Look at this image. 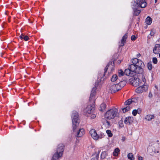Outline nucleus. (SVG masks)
Returning a JSON list of instances; mask_svg holds the SVG:
<instances>
[{
    "mask_svg": "<svg viewBox=\"0 0 160 160\" xmlns=\"http://www.w3.org/2000/svg\"><path fill=\"white\" fill-rule=\"evenodd\" d=\"M106 132L109 137H112V134L110 130H106Z\"/></svg>",
    "mask_w": 160,
    "mask_h": 160,
    "instance_id": "obj_30",
    "label": "nucleus"
},
{
    "mask_svg": "<svg viewBox=\"0 0 160 160\" xmlns=\"http://www.w3.org/2000/svg\"><path fill=\"white\" fill-rule=\"evenodd\" d=\"M154 115H148L146 116L145 118V119L148 121H151L154 118Z\"/></svg>",
    "mask_w": 160,
    "mask_h": 160,
    "instance_id": "obj_19",
    "label": "nucleus"
},
{
    "mask_svg": "<svg viewBox=\"0 0 160 160\" xmlns=\"http://www.w3.org/2000/svg\"><path fill=\"white\" fill-rule=\"evenodd\" d=\"M151 149L152 152H153L154 153H158L160 152V149L157 144L155 146L153 147Z\"/></svg>",
    "mask_w": 160,
    "mask_h": 160,
    "instance_id": "obj_18",
    "label": "nucleus"
},
{
    "mask_svg": "<svg viewBox=\"0 0 160 160\" xmlns=\"http://www.w3.org/2000/svg\"><path fill=\"white\" fill-rule=\"evenodd\" d=\"M78 113L76 111H73L72 115V127L73 130H75L79 124L78 119Z\"/></svg>",
    "mask_w": 160,
    "mask_h": 160,
    "instance_id": "obj_5",
    "label": "nucleus"
},
{
    "mask_svg": "<svg viewBox=\"0 0 160 160\" xmlns=\"http://www.w3.org/2000/svg\"><path fill=\"white\" fill-rule=\"evenodd\" d=\"M96 117V115L94 114H92L91 115V118L92 119H94Z\"/></svg>",
    "mask_w": 160,
    "mask_h": 160,
    "instance_id": "obj_40",
    "label": "nucleus"
},
{
    "mask_svg": "<svg viewBox=\"0 0 160 160\" xmlns=\"http://www.w3.org/2000/svg\"><path fill=\"white\" fill-rule=\"evenodd\" d=\"M129 69H130V70L132 72L135 73H136L138 74V73L137 71H139V70H138V68H137L136 65L134 64H131L129 67Z\"/></svg>",
    "mask_w": 160,
    "mask_h": 160,
    "instance_id": "obj_10",
    "label": "nucleus"
},
{
    "mask_svg": "<svg viewBox=\"0 0 160 160\" xmlns=\"http://www.w3.org/2000/svg\"><path fill=\"white\" fill-rule=\"evenodd\" d=\"M152 96H153V95L152 94V93H151V92H150L149 94V95H148V97H149L150 98H152Z\"/></svg>",
    "mask_w": 160,
    "mask_h": 160,
    "instance_id": "obj_42",
    "label": "nucleus"
},
{
    "mask_svg": "<svg viewBox=\"0 0 160 160\" xmlns=\"http://www.w3.org/2000/svg\"><path fill=\"white\" fill-rule=\"evenodd\" d=\"M138 113V110H134L132 112V114L134 116H135L137 113Z\"/></svg>",
    "mask_w": 160,
    "mask_h": 160,
    "instance_id": "obj_35",
    "label": "nucleus"
},
{
    "mask_svg": "<svg viewBox=\"0 0 160 160\" xmlns=\"http://www.w3.org/2000/svg\"><path fill=\"white\" fill-rule=\"evenodd\" d=\"M104 136V134L102 133H100V134H98V139L99 138L101 139L103 138Z\"/></svg>",
    "mask_w": 160,
    "mask_h": 160,
    "instance_id": "obj_32",
    "label": "nucleus"
},
{
    "mask_svg": "<svg viewBox=\"0 0 160 160\" xmlns=\"http://www.w3.org/2000/svg\"><path fill=\"white\" fill-rule=\"evenodd\" d=\"M131 39L132 40H135L136 39V37L134 35H132L131 37Z\"/></svg>",
    "mask_w": 160,
    "mask_h": 160,
    "instance_id": "obj_39",
    "label": "nucleus"
},
{
    "mask_svg": "<svg viewBox=\"0 0 160 160\" xmlns=\"http://www.w3.org/2000/svg\"><path fill=\"white\" fill-rule=\"evenodd\" d=\"M119 150L118 148H116L113 152V155L114 156H117L118 155V153L119 152Z\"/></svg>",
    "mask_w": 160,
    "mask_h": 160,
    "instance_id": "obj_26",
    "label": "nucleus"
},
{
    "mask_svg": "<svg viewBox=\"0 0 160 160\" xmlns=\"http://www.w3.org/2000/svg\"><path fill=\"white\" fill-rule=\"evenodd\" d=\"M128 37V33H126L123 36L121 40V42L120 43L119 46H123L124 45V43L125 42L126 39H127Z\"/></svg>",
    "mask_w": 160,
    "mask_h": 160,
    "instance_id": "obj_16",
    "label": "nucleus"
},
{
    "mask_svg": "<svg viewBox=\"0 0 160 160\" xmlns=\"http://www.w3.org/2000/svg\"><path fill=\"white\" fill-rule=\"evenodd\" d=\"M159 57H160V53H159Z\"/></svg>",
    "mask_w": 160,
    "mask_h": 160,
    "instance_id": "obj_50",
    "label": "nucleus"
},
{
    "mask_svg": "<svg viewBox=\"0 0 160 160\" xmlns=\"http://www.w3.org/2000/svg\"><path fill=\"white\" fill-rule=\"evenodd\" d=\"M152 61L154 63L157 64L158 62L157 58H153L152 59Z\"/></svg>",
    "mask_w": 160,
    "mask_h": 160,
    "instance_id": "obj_36",
    "label": "nucleus"
},
{
    "mask_svg": "<svg viewBox=\"0 0 160 160\" xmlns=\"http://www.w3.org/2000/svg\"><path fill=\"white\" fill-rule=\"evenodd\" d=\"M64 146L63 144H59L58 146L56 152H58L59 153L60 152L62 154L64 150Z\"/></svg>",
    "mask_w": 160,
    "mask_h": 160,
    "instance_id": "obj_15",
    "label": "nucleus"
},
{
    "mask_svg": "<svg viewBox=\"0 0 160 160\" xmlns=\"http://www.w3.org/2000/svg\"><path fill=\"white\" fill-rule=\"evenodd\" d=\"M123 126V124L121 126V127H122Z\"/></svg>",
    "mask_w": 160,
    "mask_h": 160,
    "instance_id": "obj_51",
    "label": "nucleus"
},
{
    "mask_svg": "<svg viewBox=\"0 0 160 160\" xmlns=\"http://www.w3.org/2000/svg\"><path fill=\"white\" fill-rule=\"evenodd\" d=\"M150 34L151 35H152V33L151 32L150 33Z\"/></svg>",
    "mask_w": 160,
    "mask_h": 160,
    "instance_id": "obj_49",
    "label": "nucleus"
},
{
    "mask_svg": "<svg viewBox=\"0 0 160 160\" xmlns=\"http://www.w3.org/2000/svg\"><path fill=\"white\" fill-rule=\"evenodd\" d=\"M157 1V0H155V2L156 3Z\"/></svg>",
    "mask_w": 160,
    "mask_h": 160,
    "instance_id": "obj_48",
    "label": "nucleus"
},
{
    "mask_svg": "<svg viewBox=\"0 0 160 160\" xmlns=\"http://www.w3.org/2000/svg\"><path fill=\"white\" fill-rule=\"evenodd\" d=\"M157 145L158 147L160 149V142L159 144H157Z\"/></svg>",
    "mask_w": 160,
    "mask_h": 160,
    "instance_id": "obj_46",
    "label": "nucleus"
},
{
    "mask_svg": "<svg viewBox=\"0 0 160 160\" xmlns=\"http://www.w3.org/2000/svg\"><path fill=\"white\" fill-rule=\"evenodd\" d=\"M152 22V19L149 17H148L146 19L145 23L148 25H150Z\"/></svg>",
    "mask_w": 160,
    "mask_h": 160,
    "instance_id": "obj_22",
    "label": "nucleus"
},
{
    "mask_svg": "<svg viewBox=\"0 0 160 160\" xmlns=\"http://www.w3.org/2000/svg\"><path fill=\"white\" fill-rule=\"evenodd\" d=\"M132 62L133 64H135L139 71H137L139 74H142L143 72V68L144 67V63L141 60L135 58L132 60Z\"/></svg>",
    "mask_w": 160,
    "mask_h": 160,
    "instance_id": "obj_2",
    "label": "nucleus"
},
{
    "mask_svg": "<svg viewBox=\"0 0 160 160\" xmlns=\"http://www.w3.org/2000/svg\"><path fill=\"white\" fill-rule=\"evenodd\" d=\"M138 159V160H143V158L142 157H139Z\"/></svg>",
    "mask_w": 160,
    "mask_h": 160,
    "instance_id": "obj_44",
    "label": "nucleus"
},
{
    "mask_svg": "<svg viewBox=\"0 0 160 160\" xmlns=\"http://www.w3.org/2000/svg\"><path fill=\"white\" fill-rule=\"evenodd\" d=\"M148 150H149L150 152L152 153V152L151 151V150L150 149V148H149Z\"/></svg>",
    "mask_w": 160,
    "mask_h": 160,
    "instance_id": "obj_47",
    "label": "nucleus"
},
{
    "mask_svg": "<svg viewBox=\"0 0 160 160\" xmlns=\"http://www.w3.org/2000/svg\"><path fill=\"white\" fill-rule=\"evenodd\" d=\"M19 37L21 39H24L25 41L28 40L29 39L28 36L23 34H22Z\"/></svg>",
    "mask_w": 160,
    "mask_h": 160,
    "instance_id": "obj_21",
    "label": "nucleus"
},
{
    "mask_svg": "<svg viewBox=\"0 0 160 160\" xmlns=\"http://www.w3.org/2000/svg\"><path fill=\"white\" fill-rule=\"evenodd\" d=\"M62 155L61 153L56 152L53 155L52 160H58L62 156Z\"/></svg>",
    "mask_w": 160,
    "mask_h": 160,
    "instance_id": "obj_14",
    "label": "nucleus"
},
{
    "mask_svg": "<svg viewBox=\"0 0 160 160\" xmlns=\"http://www.w3.org/2000/svg\"><path fill=\"white\" fill-rule=\"evenodd\" d=\"M118 79V76L116 74L113 75L111 78V81L112 82L115 81Z\"/></svg>",
    "mask_w": 160,
    "mask_h": 160,
    "instance_id": "obj_27",
    "label": "nucleus"
},
{
    "mask_svg": "<svg viewBox=\"0 0 160 160\" xmlns=\"http://www.w3.org/2000/svg\"><path fill=\"white\" fill-rule=\"evenodd\" d=\"M135 6L132 7L134 11V15L138 16L141 11L137 10V8L139 7L141 8H145L146 6L147 3L144 0H136L135 2Z\"/></svg>",
    "mask_w": 160,
    "mask_h": 160,
    "instance_id": "obj_1",
    "label": "nucleus"
},
{
    "mask_svg": "<svg viewBox=\"0 0 160 160\" xmlns=\"http://www.w3.org/2000/svg\"><path fill=\"white\" fill-rule=\"evenodd\" d=\"M128 157L129 159L131 160H134V159L133 155L132 153H128Z\"/></svg>",
    "mask_w": 160,
    "mask_h": 160,
    "instance_id": "obj_25",
    "label": "nucleus"
},
{
    "mask_svg": "<svg viewBox=\"0 0 160 160\" xmlns=\"http://www.w3.org/2000/svg\"><path fill=\"white\" fill-rule=\"evenodd\" d=\"M109 64H108V65H107V66H106V67L105 68V72H106L107 70V69H108V67L109 66Z\"/></svg>",
    "mask_w": 160,
    "mask_h": 160,
    "instance_id": "obj_41",
    "label": "nucleus"
},
{
    "mask_svg": "<svg viewBox=\"0 0 160 160\" xmlns=\"http://www.w3.org/2000/svg\"><path fill=\"white\" fill-rule=\"evenodd\" d=\"M135 100H136V99L135 98H133L132 99H129L125 102V105H129L130 104L132 103V102H135Z\"/></svg>",
    "mask_w": 160,
    "mask_h": 160,
    "instance_id": "obj_20",
    "label": "nucleus"
},
{
    "mask_svg": "<svg viewBox=\"0 0 160 160\" xmlns=\"http://www.w3.org/2000/svg\"><path fill=\"white\" fill-rule=\"evenodd\" d=\"M148 88V86L147 84H143L142 86H141L137 88L135 91L136 92L140 93L146 91Z\"/></svg>",
    "mask_w": 160,
    "mask_h": 160,
    "instance_id": "obj_6",
    "label": "nucleus"
},
{
    "mask_svg": "<svg viewBox=\"0 0 160 160\" xmlns=\"http://www.w3.org/2000/svg\"><path fill=\"white\" fill-rule=\"evenodd\" d=\"M141 56V55L140 54V53H138V54L137 55V57L138 58L140 57Z\"/></svg>",
    "mask_w": 160,
    "mask_h": 160,
    "instance_id": "obj_45",
    "label": "nucleus"
},
{
    "mask_svg": "<svg viewBox=\"0 0 160 160\" xmlns=\"http://www.w3.org/2000/svg\"><path fill=\"white\" fill-rule=\"evenodd\" d=\"M96 90L95 88H93L91 91V93L90 95L89 101L91 102V103H93L94 102L95 97L94 96L95 94V91Z\"/></svg>",
    "mask_w": 160,
    "mask_h": 160,
    "instance_id": "obj_9",
    "label": "nucleus"
},
{
    "mask_svg": "<svg viewBox=\"0 0 160 160\" xmlns=\"http://www.w3.org/2000/svg\"><path fill=\"white\" fill-rule=\"evenodd\" d=\"M147 66L149 70H150L152 69V65L151 62L148 63Z\"/></svg>",
    "mask_w": 160,
    "mask_h": 160,
    "instance_id": "obj_29",
    "label": "nucleus"
},
{
    "mask_svg": "<svg viewBox=\"0 0 160 160\" xmlns=\"http://www.w3.org/2000/svg\"><path fill=\"white\" fill-rule=\"evenodd\" d=\"M84 134V129L81 128L77 132L76 136L78 137H80L82 136Z\"/></svg>",
    "mask_w": 160,
    "mask_h": 160,
    "instance_id": "obj_17",
    "label": "nucleus"
},
{
    "mask_svg": "<svg viewBox=\"0 0 160 160\" xmlns=\"http://www.w3.org/2000/svg\"><path fill=\"white\" fill-rule=\"evenodd\" d=\"M90 133L92 138L95 140L98 139V134L96 131L94 129H92L90 131Z\"/></svg>",
    "mask_w": 160,
    "mask_h": 160,
    "instance_id": "obj_11",
    "label": "nucleus"
},
{
    "mask_svg": "<svg viewBox=\"0 0 160 160\" xmlns=\"http://www.w3.org/2000/svg\"><path fill=\"white\" fill-rule=\"evenodd\" d=\"M98 156H97L95 157L92 158L91 160H98Z\"/></svg>",
    "mask_w": 160,
    "mask_h": 160,
    "instance_id": "obj_38",
    "label": "nucleus"
},
{
    "mask_svg": "<svg viewBox=\"0 0 160 160\" xmlns=\"http://www.w3.org/2000/svg\"><path fill=\"white\" fill-rule=\"evenodd\" d=\"M153 52L155 54H158L160 52V44L155 45L153 48Z\"/></svg>",
    "mask_w": 160,
    "mask_h": 160,
    "instance_id": "obj_13",
    "label": "nucleus"
},
{
    "mask_svg": "<svg viewBox=\"0 0 160 160\" xmlns=\"http://www.w3.org/2000/svg\"><path fill=\"white\" fill-rule=\"evenodd\" d=\"M118 75L119 76H122L124 75L125 74L124 72L122 70H120L118 71Z\"/></svg>",
    "mask_w": 160,
    "mask_h": 160,
    "instance_id": "obj_31",
    "label": "nucleus"
},
{
    "mask_svg": "<svg viewBox=\"0 0 160 160\" xmlns=\"http://www.w3.org/2000/svg\"><path fill=\"white\" fill-rule=\"evenodd\" d=\"M94 108L93 105H90L84 110V112L86 114H91L93 112Z\"/></svg>",
    "mask_w": 160,
    "mask_h": 160,
    "instance_id": "obj_8",
    "label": "nucleus"
},
{
    "mask_svg": "<svg viewBox=\"0 0 160 160\" xmlns=\"http://www.w3.org/2000/svg\"><path fill=\"white\" fill-rule=\"evenodd\" d=\"M126 82L123 81L120 82L118 84L111 85L110 88L109 92L111 93L115 92L121 90L126 84Z\"/></svg>",
    "mask_w": 160,
    "mask_h": 160,
    "instance_id": "obj_3",
    "label": "nucleus"
},
{
    "mask_svg": "<svg viewBox=\"0 0 160 160\" xmlns=\"http://www.w3.org/2000/svg\"><path fill=\"white\" fill-rule=\"evenodd\" d=\"M130 83L133 86L135 87H137L140 85L141 83L140 82V79L138 78L135 77L132 78Z\"/></svg>",
    "mask_w": 160,
    "mask_h": 160,
    "instance_id": "obj_7",
    "label": "nucleus"
},
{
    "mask_svg": "<svg viewBox=\"0 0 160 160\" xmlns=\"http://www.w3.org/2000/svg\"><path fill=\"white\" fill-rule=\"evenodd\" d=\"M132 72L131 70H130V69H129V68L128 69H127L125 70L124 71V73L126 75L131 76V75L133 74L132 73L131 74Z\"/></svg>",
    "mask_w": 160,
    "mask_h": 160,
    "instance_id": "obj_23",
    "label": "nucleus"
},
{
    "mask_svg": "<svg viewBox=\"0 0 160 160\" xmlns=\"http://www.w3.org/2000/svg\"><path fill=\"white\" fill-rule=\"evenodd\" d=\"M142 74H141V75L142 76V81H143V82L144 83V84H145V82H146V79L145 78V77L144 76H143L142 75Z\"/></svg>",
    "mask_w": 160,
    "mask_h": 160,
    "instance_id": "obj_37",
    "label": "nucleus"
},
{
    "mask_svg": "<svg viewBox=\"0 0 160 160\" xmlns=\"http://www.w3.org/2000/svg\"><path fill=\"white\" fill-rule=\"evenodd\" d=\"M106 156V153L105 152H102L101 154V157L102 159H104Z\"/></svg>",
    "mask_w": 160,
    "mask_h": 160,
    "instance_id": "obj_33",
    "label": "nucleus"
},
{
    "mask_svg": "<svg viewBox=\"0 0 160 160\" xmlns=\"http://www.w3.org/2000/svg\"><path fill=\"white\" fill-rule=\"evenodd\" d=\"M104 124L105 125L106 127H109L110 126V124L109 122L107 121H106L105 122Z\"/></svg>",
    "mask_w": 160,
    "mask_h": 160,
    "instance_id": "obj_34",
    "label": "nucleus"
},
{
    "mask_svg": "<svg viewBox=\"0 0 160 160\" xmlns=\"http://www.w3.org/2000/svg\"><path fill=\"white\" fill-rule=\"evenodd\" d=\"M133 119L132 117H128L125 118L124 122L125 124L128 125H130L133 122Z\"/></svg>",
    "mask_w": 160,
    "mask_h": 160,
    "instance_id": "obj_12",
    "label": "nucleus"
},
{
    "mask_svg": "<svg viewBox=\"0 0 160 160\" xmlns=\"http://www.w3.org/2000/svg\"><path fill=\"white\" fill-rule=\"evenodd\" d=\"M117 112L118 110L116 108H113L107 112L105 114V117L108 119L113 118L116 116Z\"/></svg>",
    "mask_w": 160,
    "mask_h": 160,
    "instance_id": "obj_4",
    "label": "nucleus"
},
{
    "mask_svg": "<svg viewBox=\"0 0 160 160\" xmlns=\"http://www.w3.org/2000/svg\"><path fill=\"white\" fill-rule=\"evenodd\" d=\"M130 109V107L129 106H126L125 108L122 109V111L123 112H126Z\"/></svg>",
    "mask_w": 160,
    "mask_h": 160,
    "instance_id": "obj_28",
    "label": "nucleus"
},
{
    "mask_svg": "<svg viewBox=\"0 0 160 160\" xmlns=\"http://www.w3.org/2000/svg\"><path fill=\"white\" fill-rule=\"evenodd\" d=\"M100 111H103L106 108V105L104 103H102L100 107Z\"/></svg>",
    "mask_w": 160,
    "mask_h": 160,
    "instance_id": "obj_24",
    "label": "nucleus"
},
{
    "mask_svg": "<svg viewBox=\"0 0 160 160\" xmlns=\"http://www.w3.org/2000/svg\"><path fill=\"white\" fill-rule=\"evenodd\" d=\"M125 139H126V138L125 137H122V141H125Z\"/></svg>",
    "mask_w": 160,
    "mask_h": 160,
    "instance_id": "obj_43",
    "label": "nucleus"
}]
</instances>
